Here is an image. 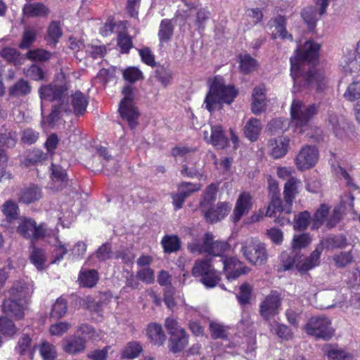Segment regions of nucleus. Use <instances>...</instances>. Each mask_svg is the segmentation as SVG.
<instances>
[{
  "mask_svg": "<svg viewBox=\"0 0 360 360\" xmlns=\"http://www.w3.org/2000/svg\"><path fill=\"white\" fill-rule=\"evenodd\" d=\"M262 129V124L259 120L251 117L245 124L243 131L245 136L251 141H255Z\"/></svg>",
  "mask_w": 360,
  "mask_h": 360,
  "instance_id": "bb28decb",
  "label": "nucleus"
},
{
  "mask_svg": "<svg viewBox=\"0 0 360 360\" xmlns=\"http://www.w3.org/2000/svg\"><path fill=\"white\" fill-rule=\"evenodd\" d=\"M97 152L100 157L103 158L105 162L103 163V167L108 171H117L119 169V164L117 161L114 159L111 155L108 154V151L104 147H100L97 149Z\"/></svg>",
  "mask_w": 360,
  "mask_h": 360,
  "instance_id": "79ce46f5",
  "label": "nucleus"
},
{
  "mask_svg": "<svg viewBox=\"0 0 360 360\" xmlns=\"http://www.w3.org/2000/svg\"><path fill=\"white\" fill-rule=\"evenodd\" d=\"M40 354L44 360H54L56 358V348L49 342H44L41 345Z\"/></svg>",
  "mask_w": 360,
  "mask_h": 360,
  "instance_id": "774afa93",
  "label": "nucleus"
},
{
  "mask_svg": "<svg viewBox=\"0 0 360 360\" xmlns=\"http://www.w3.org/2000/svg\"><path fill=\"white\" fill-rule=\"evenodd\" d=\"M251 195L243 192L238 196L232 214L233 222H238L243 215L247 214L252 208Z\"/></svg>",
  "mask_w": 360,
  "mask_h": 360,
  "instance_id": "f8f14e48",
  "label": "nucleus"
},
{
  "mask_svg": "<svg viewBox=\"0 0 360 360\" xmlns=\"http://www.w3.org/2000/svg\"><path fill=\"white\" fill-rule=\"evenodd\" d=\"M48 36L52 43L56 44L58 41V39L62 36V30L59 22L52 21L50 23L48 27Z\"/></svg>",
  "mask_w": 360,
  "mask_h": 360,
  "instance_id": "052dcab7",
  "label": "nucleus"
},
{
  "mask_svg": "<svg viewBox=\"0 0 360 360\" xmlns=\"http://www.w3.org/2000/svg\"><path fill=\"white\" fill-rule=\"evenodd\" d=\"M37 36V31L33 27H27L22 34L21 42L19 45L22 49H29L34 42Z\"/></svg>",
  "mask_w": 360,
  "mask_h": 360,
  "instance_id": "3c124183",
  "label": "nucleus"
},
{
  "mask_svg": "<svg viewBox=\"0 0 360 360\" xmlns=\"http://www.w3.org/2000/svg\"><path fill=\"white\" fill-rule=\"evenodd\" d=\"M325 352L328 360H345L351 358V355L344 349L332 347L330 345H326Z\"/></svg>",
  "mask_w": 360,
  "mask_h": 360,
  "instance_id": "c03bdc74",
  "label": "nucleus"
},
{
  "mask_svg": "<svg viewBox=\"0 0 360 360\" xmlns=\"http://www.w3.org/2000/svg\"><path fill=\"white\" fill-rule=\"evenodd\" d=\"M17 141L18 134L15 130L5 126L0 128V146L12 148L15 147Z\"/></svg>",
  "mask_w": 360,
  "mask_h": 360,
  "instance_id": "a878e982",
  "label": "nucleus"
},
{
  "mask_svg": "<svg viewBox=\"0 0 360 360\" xmlns=\"http://www.w3.org/2000/svg\"><path fill=\"white\" fill-rule=\"evenodd\" d=\"M210 240H211V233H207L204 236L203 241L202 243H200L198 239H193L188 245V249L192 253L207 252V247L208 243L210 241Z\"/></svg>",
  "mask_w": 360,
  "mask_h": 360,
  "instance_id": "37998d69",
  "label": "nucleus"
},
{
  "mask_svg": "<svg viewBox=\"0 0 360 360\" xmlns=\"http://www.w3.org/2000/svg\"><path fill=\"white\" fill-rule=\"evenodd\" d=\"M98 278V274L94 269L82 271L79 276L80 285L86 288L94 287L97 283Z\"/></svg>",
  "mask_w": 360,
  "mask_h": 360,
  "instance_id": "4c0bfd02",
  "label": "nucleus"
},
{
  "mask_svg": "<svg viewBox=\"0 0 360 360\" xmlns=\"http://www.w3.org/2000/svg\"><path fill=\"white\" fill-rule=\"evenodd\" d=\"M224 271L228 280L236 279L246 274L249 269L236 258L229 257L223 260Z\"/></svg>",
  "mask_w": 360,
  "mask_h": 360,
  "instance_id": "9b49d317",
  "label": "nucleus"
},
{
  "mask_svg": "<svg viewBox=\"0 0 360 360\" xmlns=\"http://www.w3.org/2000/svg\"><path fill=\"white\" fill-rule=\"evenodd\" d=\"M238 58L239 68L242 72L249 74L257 70L258 63L248 53L240 54Z\"/></svg>",
  "mask_w": 360,
  "mask_h": 360,
  "instance_id": "72a5a7b5",
  "label": "nucleus"
},
{
  "mask_svg": "<svg viewBox=\"0 0 360 360\" xmlns=\"http://www.w3.org/2000/svg\"><path fill=\"white\" fill-rule=\"evenodd\" d=\"M237 94L238 91L233 86L225 85L222 78L215 77L205 99V108L212 112L221 103H231Z\"/></svg>",
  "mask_w": 360,
  "mask_h": 360,
  "instance_id": "f03ea898",
  "label": "nucleus"
},
{
  "mask_svg": "<svg viewBox=\"0 0 360 360\" xmlns=\"http://www.w3.org/2000/svg\"><path fill=\"white\" fill-rule=\"evenodd\" d=\"M3 311L6 316L20 320L24 316V308L22 304L18 303L14 299L5 300L3 303Z\"/></svg>",
  "mask_w": 360,
  "mask_h": 360,
  "instance_id": "aec40b11",
  "label": "nucleus"
},
{
  "mask_svg": "<svg viewBox=\"0 0 360 360\" xmlns=\"http://www.w3.org/2000/svg\"><path fill=\"white\" fill-rule=\"evenodd\" d=\"M286 19L284 16L278 15L272 21V37L273 38L280 37L282 39L292 41V35L286 30Z\"/></svg>",
  "mask_w": 360,
  "mask_h": 360,
  "instance_id": "f3484780",
  "label": "nucleus"
},
{
  "mask_svg": "<svg viewBox=\"0 0 360 360\" xmlns=\"http://www.w3.org/2000/svg\"><path fill=\"white\" fill-rule=\"evenodd\" d=\"M46 159V155L39 149H33L30 151L26 158L22 160V164L26 167L36 165Z\"/></svg>",
  "mask_w": 360,
  "mask_h": 360,
  "instance_id": "49530a36",
  "label": "nucleus"
},
{
  "mask_svg": "<svg viewBox=\"0 0 360 360\" xmlns=\"http://www.w3.org/2000/svg\"><path fill=\"white\" fill-rule=\"evenodd\" d=\"M174 29V26L171 20L164 19L161 21L158 30L160 46H163L165 44H167L172 39Z\"/></svg>",
  "mask_w": 360,
  "mask_h": 360,
  "instance_id": "393cba45",
  "label": "nucleus"
},
{
  "mask_svg": "<svg viewBox=\"0 0 360 360\" xmlns=\"http://www.w3.org/2000/svg\"><path fill=\"white\" fill-rule=\"evenodd\" d=\"M67 312V302L62 298H58L53 305L51 315L54 318H60Z\"/></svg>",
  "mask_w": 360,
  "mask_h": 360,
  "instance_id": "0e129e2a",
  "label": "nucleus"
},
{
  "mask_svg": "<svg viewBox=\"0 0 360 360\" xmlns=\"http://www.w3.org/2000/svg\"><path fill=\"white\" fill-rule=\"evenodd\" d=\"M344 97L349 101L359 99L360 98V82L352 83L345 92Z\"/></svg>",
  "mask_w": 360,
  "mask_h": 360,
  "instance_id": "69168bd1",
  "label": "nucleus"
},
{
  "mask_svg": "<svg viewBox=\"0 0 360 360\" xmlns=\"http://www.w3.org/2000/svg\"><path fill=\"white\" fill-rule=\"evenodd\" d=\"M217 187L211 184L203 193L202 200L200 202V209L205 216L212 208L213 203L216 200Z\"/></svg>",
  "mask_w": 360,
  "mask_h": 360,
  "instance_id": "b1692460",
  "label": "nucleus"
},
{
  "mask_svg": "<svg viewBox=\"0 0 360 360\" xmlns=\"http://www.w3.org/2000/svg\"><path fill=\"white\" fill-rule=\"evenodd\" d=\"M22 13L28 18L45 17L49 13V8L43 3L27 2L22 8Z\"/></svg>",
  "mask_w": 360,
  "mask_h": 360,
  "instance_id": "6ab92c4d",
  "label": "nucleus"
},
{
  "mask_svg": "<svg viewBox=\"0 0 360 360\" xmlns=\"http://www.w3.org/2000/svg\"><path fill=\"white\" fill-rule=\"evenodd\" d=\"M265 91L262 87H255L252 92V112L258 115L265 109Z\"/></svg>",
  "mask_w": 360,
  "mask_h": 360,
  "instance_id": "cd10ccee",
  "label": "nucleus"
},
{
  "mask_svg": "<svg viewBox=\"0 0 360 360\" xmlns=\"http://www.w3.org/2000/svg\"><path fill=\"white\" fill-rule=\"evenodd\" d=\"M302 17L310 30L314 29L316 24V8L309 6L303 10Z\"/></svg>",
  "mask_w": 360,
  "mask_h": 360,
  "instance_id": "5fc2aeb1",
  "label": "nucleus"
},
{
  "mask_svg": "<svg viewBox=\"0 0 360 360\" xmlns=\"http://www.w3.org/2000/svg\"><path fill=\"white\" fill-rule=\"evenodd\" d=\"M301 184V181L295 177H290L286 181L284 186V198L285 202L289 205H292V202L297 194L298 186Z\"/></svg>",
  "mask_w": 360,
  "mask_h": 360,
  "instance_id": "2f4dec72",
  "label": "nucleus"
},
{
  "mask_svg": "<svg viewBox=\"0 0 360 360\" xmlns=\"http://www.w3.org/2000/svg\"><path fill=\"white\" fill-rule=\"evenodd\" d=\"M188 338L186 330L170 336L168 344L169 351L173 353L181 352L188 345Z\"/></svg>",
  "mask_w": 360,
  "mask_h": 360,
  "instance_id": "4be33fe9",
  "label": "nucleus"
},
{
  "mask_svg": "<svg viewBox=\"0 0 360 360\" xmlns=\"http://www.w3.org/2000/svg\"><path fill=\"white\" fill-rule=\"evenodd\" d=\"M96 257L101 262L105 261L112 257V251L110 244L105 243L100 246L95 252Z\"/></svg>",
  "mask_w": 360,
  "mask_h": 360,
  "instance_id": "338daca9",
  "label": "nucleus"
},
{
  "mask_svg": "<svg viewBox=\"0 0 360 360\" xmlns=\"http://www.w3.org/2000/svg\"><path fill=\"white\" fill-rule=\"evenodd\" d=\"M18 197L20 202L30 204L39 200L41 193L39 187L32 185L22 189L18 194Z\"/></svg>",
  "mask_w": 360,
  "mask_h": 360,
  "instance_id": "c85d7f7f",
  "label": "nucleus"
},
{
  "mask_svg": "<svg viewBox=\"0 0 360 360\" xmlns=\"http://www.w3.org/2000/svg\"><path fill=\"white\" fill-rule=\"evenodd\" d=\"M18 232L25 238L37 240L45 236V229L42 226H37L31 219H21L17 228Z\"/></svg>",
  "mask_w": 360,
  "mask_h": 360,
  "instance_id": "1a4fd4ad",
  "label": "nucleus"
},
{
  "mask_svg": "<svg viewBox=\"0 0 360 360\" xmlns=\"http://www.w3.org/2000/svg\"><path fill=\"white\" fill-rule=\"evenodd\" d=\"M147 334L151 341L156 345H162L166 340L162 326L158 323H150L147 328Z\"/></svg>",
  "mask_w": 360,
  "mask_h": 360,
  "instance_id": "7c9ffc66",
  "label": "nucleus"
},
{
  "mask_svg": "<svg viewBox=\"0 0 360 360\" xmlns=\"http://www.w3.org/2000/svg\"><path fill=\"white\" fill-rule=\"evenodd\" d=\"M51 179L55 184L57 189L62 188L68 182V175L65 169L60 166L52 165Z\"/></svg>",
  "mask_w": 360,
  "mask_h": 360,
  "instance_id": "58836bf2",
  "label": "nucleus"
},
{
  "mask_svg": "<svg viewBox=\"0 0 360 360\" xmlns=\"http://www.w3.org/2000/svg\"><path fill=\"white\" fill-rule=\"evenodd\" d=\"M123 77L127 81L134 83L139 80L143 79V75L142 72L134 67H129L124 70Z\"/></svg>",
  "mask_w": 360,
  "mask_h": 360,
  "instance_id": "e2e57ef3",
  "label": "nucleus"
},
{
  "mask_svg": "<svg viewBox=\"0 0 360 360\" xmlns=\"http://www.w3.org/2000/svg\"><path fill=\"white\" fill-rule=\"evenodd\" d=\"M320 46L311 41H307L302 50L297 48L295 56L290 58L291 76L294 82L293 92H304L315 86L318 91L326 87V81L319 72L305 71L306 62L317 58Z\"/></svg>",
  "mask_w": 360,
  "mask_h": 360,
  "instance_id": "f257e3e1",
  "label": "nucleus"
},
{
  "mask_svg": "<svg viewBox=\"0 0 360 360\" xmlns=\"http://www.w3.org/2000/svg\"><path fill=\"white\" fill-rule=\"evenodd\" d=\"M229 245L226 241L214 240V236L211 234V240L207 247V252L214 256H220L229 249Z\"/></svg>",
  "mask_w": 360,
  "mask_h": 360,
  "instance_id": "f704fd0d",
  "label": "nucleus"
},
{
  "mask_svg": "<svg viewBox=\"0 0 360 360\" xmlns=\"http://www.w3.org/2000/svg\"><path fill=\"white\" fill-rule=\"evenodd\" d=\"M192 274L194 276H201V282L207 288L216 286L220 280L219 275L212 266L210 260L207 259L195 261L192 269Z\"/></svg>",
  "mask_w": 360,
  "mask_h": 360,
  "instance_id": "423d86ee",
  "label": "nucleus"
},
{
  "mask_svg": "<svg viewBox=\"0 0 360 360\" xmlns=\"http://www.w3.org/2000/svg\"><path fill=\"white\" fill-rule=\"evenodd\" d=\"M172 75V70L167 67L160 66L155 70V77L165 87L171 84Z\"/></svg>",
  "mask_w": 360,
  "mask_h": 360,
  "instance_id": "de8ad7c7",
  "label": "nucleus"
},
{
  "mask_svg": "<svg viewBox=\"0 0 360 360\" xmlns=\"http://www.w3.org/2000/svg\"><path fill=\"white\" fill-rule=\"evenodd\" d=\"M142 346L136 341L129 342L121 352L122 359H133L139 356L142 352Z\"/></svg>",
  "mask_w": 360,
  "mask_h": 360,
  "instance_id": "c9c22d12",
  "label": "nucleus"
},
{
  "mask_svg": "<svg viewBox=\"0 0 360 360\" xmlns=\"http://www.w3.org/2000/svg\"><path fill=\"white\" fill-rule=\"evenodd\" d=\"M304 329L308 335L323 340L331 339L335 334L330 320L326 316L311 317L305 325Z\"/></svg>",
  "mask_w": 360,
  "mask_h": 360,
  "instance_id": "39448f33",
  "label": "nucleus"
},
{
  "mask_svg": "<svg viewBox=\"0 0 360 360\" xmlns=\"http://www.w3.org/2000/svg\"><path fill=\"white\" fill-rule=\"evenodd\" d=\"M204 139L212 143L217 148H224L228 145V139L225 136L224 131L221 126L215 125L211 127V134L209 132L204 131Z\"/></svg>",
  "mask_w": 360,
  "mask_h": 360,
  "instance_id": "4468645a",
  "label": "nucleus"
},
{
  "mask_svg": "<svg viewBox=\"0 0 360 360\" xmlns=\"http://www.w3.org/2000/svg\"><path fill=\"white\" fill-rule=\"evenodd\" d=\"M290 139L287 137H278L271 139L269 145L271 147V154L274 158H281L288 152Z\"/></svg>",
  "mask_w": 360,
  "mask_h": 360,
  "instance_id": "dca6fc26",
  "label": "nucleus"
},
{
  "mask_svg": "<svg viewBox=\"0 0 360 360\" xmlns=\"http://www.w3.org/2000/svg\"><path fill=\"white\" fill-rule=\"evenodd\" d=\"M333 259L337 267L343 268L352 262L353 255L352 251L341 252L337 255H335Z\"/></svg>",
  "mask_w": 360,
  "mask_h": 360,
  "instance_id": "6e6d98bb",
  "label": "nucleus"
},
{
  "mask_svg": "<svg viewBox=\"0 0 360 360\" xmlns=\"http://www.w3.org/2000/svg\"><path fill=\"white\" fill-rule=\"evenodd\" d=\"M119 112L131 128H134L137 125L139 112L133 104V100L122 99L120 103Z\"/></svg>",
  "mask_w": 360,
  "mask_h": 360,
  "instance_id": "ddd939ff",
  "label": "nucleus"
},
{
  "mask_svg": "<svg viewBox=\"0 0 360 360\" xmlns=\"http://www.w3.org/2000/svg\"><path fill=\"white\" fill-rule=\"evenodd\" d=\"M252 293V288L248 283H244L240 287L239 292L237 295L238 302L241 305L250 303Z\"/></svg>",
  "mask_w": 360,
  "mask_h": 360,
  "instance_id": "680f3d73",
  "label": "nucleus"
},
{
  "mask_svg": "<svg viewBox=\"0 0 360 360\" xmlns=\"http://www.w3.org/2000/svg\"><path fill=\"white\" fill-rule=\"evenodd\" d=\"M326 123L328 129H331L336 136H341L345 131V120L338 116L335 112L329 110Z\"/></svg>",
  "mask_w": 360,
  "mask_h": 360,
  "instance_id": "a211bd4d",
  "label": "nucleus"
},
{
  "mask_svg": "<svg viewBox=\"0 0 360 360\" xmlns=\"http://www.w3.org/2000/svg\"><path fill=\"white\" fill-rule=\"evenodd\" d=\"M231 208V205L228 202H219L215 209L213 207L205 214V218L210 223H215L222 219L226 216Z\"/></svg>",
  "mask_w": 360,
  "mask_h": 360,
  "instance_id": "412c9836",
  "label": "nucleus"
},
{
  "mask_svg": "<svg viewBox=\"0 0 360 360\" xmlns=\"http://www.w3.org/2000/svg\"><path fill=\"white\" fill-rule=\"evenodd\" d=\"M32 292V290L25 283H15L10 290L13 299L25 301L30 296Z\"/></svg>",
  "mask_w": 360,
  "mask_h": 360,
  "instance_id": "e433bc0d",
  "label": "nucleus"
},
{
  "mask_svg": "<svg viewBox=\"0 0 360 360\" xmlns=\"http://www.w3.org/2000/svg\"><path fill=\"white\" fill-rule=\"evenodd\" d=\"M161 243L165 252H173L179 250L181 242L176 236H165L162 239Z\"/></svg>",
  "mask_w": 360,
  "mask_h": 360,
  "instance_id": "a18cd8bd",
  "label": "nucleus"
},
{
  "mask_svg": "<svg viewBox=\"0 0 360 360\" xmlns=\"http://www.w3.org/2000/svg\"><path fill=\"white\" fill-rule=\"evenodd\" d=\"M281 306V297L276 292H272L261 302L259 311L261 316L266 321L278 314Z\"/></svg>",
  "mask_w": 360,
  "mask_h": 360,
  "instance_id": "9d476101",
  "label": "nucleus"
},
{
  "mask_svg": "<svg viewBox=\"0 0 360 360\" xmlns=\"http://www.w3.org/2000/svg\"><path fill=\"white\" fill-rule=\"evenodd\" d=\"M25 56L30 60L46 62L51 58L52 53L42 49H37L30 50Z\"/></svg>",
  "mask_w": 360,
  "mask_h": 360,
  "instance_id": "09e8293b",
  "label": "nucleus"
},
{
  "mask_svg": "<svg viewBox=\"0 0 360 360\" xmlns=\"http://www.w3.org/2000/svg\"><path fill=\"white\" fill-rule=\"evenodd\" d=\"M71 103L74 113L77 115H80L86 111L88 101L83 93L77 91L72 95Z\"/></svg>",
  "mask_w": 360,
  "mask_h": 360,
  "instance_id": "473e14b6",
  "label": "nucleus"
},
{
  "mask_svg": "<svg viewBox=\"0 0 360 360\" xmlns=\"http://www.w3.org/2000/svg\"><path fill=\"white\" fill-rule=\"evenodd\" d=\"M0 54L9 63H13L15 66L22 65L25 60L23 56L19 51L11 48H4L0 51Z\"/></svg>",
  "mask_w": 360,
  "mask_h": 360,
  "instance_id": "ea45409f",
  "label": "nucleus"
},
{
  "mask_svg": "<svg viewBox=\"0 0 360 360\" xmlns=\"http://www.w3.org/2000/svg\"><path fill=\"white\" fill-rule=\"evenodd\" d=\"M27 77L34 81H41L45 79V72L43 69L36 64H32L24 71Z\"/></svg>",
  "mask_w": 360,
  "mask_h": 360,
  "instance_id": "864d4df0",
  "label": "nucleus"
},
{
  "mask_svg": "<svg viewBox=\"0 0 360 360\" xmlns=\"http://www.w3.org/2000/svg\"><path fill=\"white\" fill-rule=\"evenodd\" d=\"M32 86L30 82L23 79L18 80L9 88L8 94L12 97H22L31 93Z\"/></svg>",
  "mask_w": 360,
  "mask_h": 360,
  "instance_id": "c756f323",
  "label": "nucleus"
},
{
  "mask_svg": "<svg viewBox=\"0 0 360 360\" xmlns=\"http://www.w3.org/2000/svg\"><path fill=\"white\" fill-rule=\"evenodd\" d=\"M328 212L329 207L326 205H321L320 206L314 214L313 224L311 226L313 229H318L323 225Z\"/></svg>",
  "mask_w": 360,
  "mask_h": 360,
  "instance_id": "603ef678",
  "label": "nucleus"
},
{
  "mask_svg": "<svg viewBox=\"0 0 360 360\" xmlns=\"http://www.w3.org/2000/svg\"><path fill=\"white\" fill-rule=\"evenodd\" d=\"M318 150L312 146H305L301 148L295 158V165L301 170L314 167L318 161Z\"/></svg>",
  "mask_w": 360,
  "mask_h": 360,
  "instance_id": "6e6552de",
  "label": "nucleus"
},
{
  "mask_svg": "<svg viewBox=\"0 0 360 360\" xmlns=\"http://www.w3.org/2000/svg\"><path fill=\"white\" fill-rule=\"evenodd\" d=\"M210 330L212 339H226L228 338L226 328L216 322H211L210 323Z\"/></svg>",
  "mask_w": 360,
  "mask_h": 360,
  "instance_id": "13d9d810",
  "label": "nucleus"
},
{
  "mask_svg": "<svg viewBox=\"0 0 360 360\" xmlns=\"http://www.w3.org/2000/svg\"><path fill=\"white\" fill-rule=\"evenodd\" d=\"M30 258L31 262L37 269H43L46 261V256L44 251L42 249L33 247Z\"/></svg>",
  "mask_w": 360,
  "mask_h": 360,
  "instance_id": "8fccbe9b",
  "label": "nucleus"
},
{
  "mask_svg": "<svg viewBox=\"0 0 360 360\" xmlns=\"http://www.w3.org/2000/svg\"><path fill=\"white\" fill-rule=\"evenodd\" d=\"M323 250V245L319 244L315 250L307 257L303 261L296 263L295 260L289 264L284 265V269L288 270L295 266L297 271L302 274L307 273L309 270L318 266L320 264V257Z\"/></svg>",
  "mask_w": 360,
  "mask_h": 360,
  "instance_id": "0eeeda50",
  "label": "nucleus"
},
{
  "mask_svg": "<svg viewBox=\"0 0 360 360\" xmlns=\"http://www.w3.org/2000/svg\"><path fill=\"white\" fill-rule=\"evenodd\" d=\"M319 108V103L305 105L301 101L293 100L290 107V115L295 131L300 134L303 133L310 120L318 113Z\"/></svg>",
  "mask_w": 360,
  "mask_h": 360,
  "instance_id": "7ed1b4c3",
  "label": "nucleus"
},
{
  "mask_svg": "<svg viewBox=\"0 0 360 360\" xmlns=\"http://www.w3.org/2000/svg\"><path fill=\"white\" fill-rule=\"evenodd\" d=\"M18 207L13 200H7L2 206V212L8 221L15 219L18 214Z\"/></svg>",
  "mask_w": 360,
  "mask_h": 360,
  "instance_id": "4d7b16f0",
  "label": "nucleus"
},
{
  "mask_svg": "<svg viewBox=\"0 0 360 360\" xmlns=\"http://www.w3.org/2000/svg\"><path fill=\"white\" fill-rule=\"evenodd\" d=\"M63 348L66 353L77 354L85 349V340L80 337H71L63 340Z\"/></svg>",
  "mask_w": 360,
  "mask_h": 360,
  "instance_id": "5701e85b",
  "label": "nucleus"
},
{
  "mask_svg": "<svg viewBox=\"0 0 360 360\" xmlns=\"http://www.w3.org/2000/svg\"><path fill=\"white\" fill-rule=\"evenodd\" d=\"M321 244L323 245L327 249H343L347 245V240L343 235L335 236L326 238Z\"/></svg>",
  "mask_w": 360,
  "mask_h": 360,
  "instance_id": "a19ab883",
  "label": "nucleus"
},
{
  "mask_svg": "<svg viewBox=\"0 0 360 360\" xmlns=\"http://www.w3.org/2000/svg\"><path fill=\"white\" fill-rule=\"evenodd\" d=\"M67 89L62 85L48 84L39 89L40 98L48 101L60 100L65 95Z\"/></svg>",
  "mask_w": 360,
  "mask_h": 360,
  "instance_id": "2eb2a0df",
  "label": "nucleus"
},
{
  "mask_svg": "<svg viewBox=\"0 0 360 360\" xmlns=\"http://www.w3.org/2000/svg\"><path fill=\"white\" fill-rule=\"evenodd\" d=\"M16 327L11 320L6 316L0 317V333L3 335L11 336L16 333Z\"/></svg>",
  "mask_w": 360,
  "mask_h": 360,
  "instance_id": "bf43d9fd",
  "label": "nucleus"
},
{
  "mask_svg": "<svg viewBox=\"0 0 360 360\" xmlns=\"http://www.w3.org/2000/svg\"><path fill=\"white\" fill-rule=\"evenodd\" d=\"M241 251L246 259L252 265H262L268 260L266 245L256 238L247 239L242 245Z\"/></svg>",
  "mask_w": 360,
  "mask_h": 360,
  "instance_id": "20e7f679",
  "label": "nucleus"
}]
</instances>
